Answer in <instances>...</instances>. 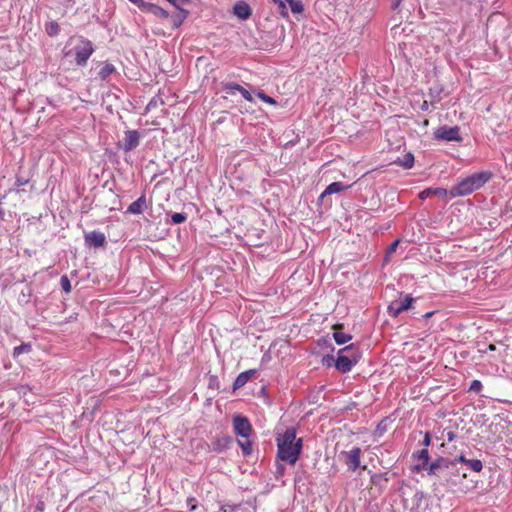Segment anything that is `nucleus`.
Returning a JSON list of instances; mask_svg holds the SVG:
<instances>
[{
  "mask_svg": "<svg viewBox=\"0 0 512 512\" xmlns=\"http://www.w3.org/2000/svg\"><path fill=\"white\" fill-rule=\"evenodd\" d=\"M427 475L435 478L432 484L434 491H441L440 488H443L453 493H465L469 490V487L464 485L466 470L464 467L456 466L455 462H450L449 458L437 457L429 465Z\"/></svg>",
  "mask_w": 512,
  "mask_h": 512,
  "instance_id": "1",
  "label": "nucleus"
},
{
  "mask_svg": "<svg viewBox=\"0 0 512 512\" xmlns=\"http://www.w3.org/2000/svg\"><path fill=\"white\" fill-rule=\"evenodd\" d=\"M276 444L277 460L288 462L291 465L298 461L303 449V439L296 437L294 427H289L283 433L278 434Z\"/></svg>",
  "mask_w": 512,
  "mask_h": 512,
  "instance_id": "2",
  "label": "nucleus"
},
{
  "mask_svg": "<svg viewBox=\"0 0 512 512\" xmlns=\"http://www.w3.org/2000/svg\"><path fill=\"white\" fill-rule=\"evenodd\" d=\"M493 177L491 171H479L459 180L451 189L452 197H463L482 188Z\"/></svg>",
  "mask_w": 512,
  "mask_h": 512,
  "instance_id": "3",
  "label": "nucleus"
},
{
  "mask_svg": "<svg viewBox=\"0 0 512 512\" xmlns=\"http://www.w3.org/2000/svg\"><path fill=\"white\" fill-rule=\"evenodd\" d=\"M361 351L354 344H350L338 351L335 368L341 373H348L361 359Z\"/></svg>",
  "mask_w": 512,
  "mask_h": 512,
  "instance_id": "4",
  "label": "nucleus"
},
{
  "mask_svg": "<svg viewBox=\"0 0 512 512\" xmlns=\"http://www.w3.org/2000/svg\"><path fill=\"white\" fill-rule=\"evenodd\" d=\"M95 48L89 39L81 36L78 39L77 44L70 50H64V56L74 57L75 64L79 67H84L87 65V62L91 55L94 53Z\"/></svg>",
  "mask_w": 512,
  "mask_h": 512,
  "instance_id": "5",
  "label": "nucleus"
},
{
  "mask_svg": "<svg viewBox=\"0 0 512 512\" xmlns=\"http://www.w3.org/2000/svg\"><path fill=\"white\" fill-rule=\"evenodd\" d=\"M416 301L415 298H413L409 294H403L400 293L399 299L393 300L387 307V313L389 316L396 318L404 311H407L409 309L413 308V303Z\"/></svg>",
  "mask_w": 512,
  "mask_h": 512,
  "instance_id": "6",
  "label": "nucleus"
},
{
  "mask_svg": "<svg viewBox=\"0 0 512 512\" xmlns=\"http://www.w3.org/2000/svg\"><path fill=\"white\" fill-rule=\"evenodd\" d=\"M132 4L136 5L137 8L144 13H150L158 18L167 19L169 12L164 8L156 5L155 3L144 1V0H129Z\"/></svg>",
  "mask_w": 512,
  "mask_h": 512,
  "instance_id": "7",
  "label": "nucleus"
},
{
  "mask_svg": "<svg viewBox=\"0 0 512 512\" xmlns=\"http://www.w3.org/2000/svg\"><path fill=\"white\" fill-rule=\"evenodd\" d=\"M434 138L442 141H462V137L460 136V128L458 126H447L443 125L437 128L434 132Z\"/></svg>",
  "mask_w": 512,
  "mask_h": 512,
  "instance_id": "8",
  "label": "nucleus"
},
{
  "mask_svg": "<svg viewBox=\"0 0 512 512\" xmlns=\"http://www.w3.org/2000/svg\"><path fill=\"white\" fill-rule=\"evenodd\" d=\"M362 451L359 447H353L349 451H342L340 457L347 466L348 471L355 472L360 467Z\"/></svg>",
  "mask_w": 512,
  "mask_h": 512,
  "instance_id": "9",
  "label": "nucleus"
},
{
  "mask_svg": "<svg viewBox=\"0 0 512 512\" xmlns=\"http://www.w3.org/2000/svg\"><path fill=\"white\" fill-rule=\"evenodd\" d=\"M141 135L138 130H127L124 138L118 143V147L125 152H130L139 146Z\"/></svg>",
  "mask_w": 512,
  "mask_h": 512,
  "instance_id": "10",
  "label": "nucleus"
},
{
  "mask_svg": "<svg viewBox=\"0 0 512 512\" xmlns=\"http://www.w3.org/2000/svg\"><path fill=\"white\" fill-rule=\"evenodd\" d=\"M233 427L237 435L248 438L252 432V426L248 418L242 415H236L233 418Z\"/></svg>",
  "mask_w": 512,
  "mask_h": 512,
  "instance_id": "11",
  "label": "nucleus"
},
{
  "mask_svg": "<svg viewBox=\"0 0 512 512\" xmlns=\"http://www.w3.org/2000/svg\"><path fill=\"white\" fill-rule=\"evenodd\" d=\"M232 442L233 438L229 435H217L208 445L209 451L214 453H222L230 447Z\"/></svg>",
  "mask_w": 512,
  "mask_h": 512,
  "instance_id": "12",
  "label": "nucleus"
},
{
  "mask_svg": "<svg viewBox=\"0 0 512 512\" xmlns=\"http://www.w3.org/2000/svg\"><path fill=\"white\" fill-rule=\"evenodd\" d=\"M85 245L89 248H100L106 243V236L99 230H94L84 235Z\"/></svg>",
  "mask_w": 512,
  "mask_h": 512,
  "instance_id": "13",
  "label": "nucleus"
},
{
  "mask_svg": "<svg viewBox=\"0 0 512 512\" xmlns=\"http://www.w3.org/2000/svg\"><path fill=\"white\" fill-rule=\"evenodd\" d=\"M370 473V482L372 485H374L379 494H382L387 489V484L390 480V474L389 472H382V473Z\"/></svg>",
  "mask_w": 512,
  "mask_h": 512,
  "instance_id": "14",
  "label": "nucleus"
},
{
  "mask_svg": "<svg viewBox=\"0 0 512 512\" xmlns=\"http://www.w3.org/2000/svg\"><path fill=\"white\" fill-rule=\"evenodd\" d=\"M413 458L418 460L419 463L414 466L413 471L414 472H420L425 470L427 472V469L431 463H429L430 456L427 448H423L417 452L413 453Z\"/></svg>",
  "mask_w": 512,
  "mask_h": 512,
  "instance_id": "15",
  "label": "nucleus"
},
{
  "mask_svg": "<svg viewBox=\"0 0 512 512\" xmlns=\"http://www.w3.org/2000/svg\"><path fill=\"white\" fill-rule=\"evenodd\" d=\"M147 200L146 195L142 194L136 201L132 202L127 210L126 213H130L133 215H139L144 212L145 209H147Z\"/></svg>",
  "mask_w": 512,
  "mask_h": 512,
  "instance_id": "16",
  "label": "nucleus"
},
{
  "mask_svg": "<svg viewBox=\"0 0 512 512\" xmlns=\"http://www.w3.org/2000/svg\"><path fill=\"white\" fill-rule=\"evenodd\" d=\"M233 13L241 20H247L251 14L252 10L248 3L245 1H238L233 7Z\"/></svg>",
  "mask_w": 512,
  "mask_h": 512,
  "instance_id": "17",
  "label": "nucleus"
},
{
  "mask_svg": "<svg viewBox=\"0 0 512 512\" xmlns=\"http://www.w3.org/2000/svg\"><path fill=\"white\" fill-rule=\"evenodd\" d=\"M257 374L256 369H249L244 372H241L235 379L233 383V389L237 390L243 387L252 377Z\"/></svg>",
  "mask_w": 512,
  "mask_h": 512,
  "instance_id": "18",
  "label": "nucleus"
},
{
  "mask_svg": "<svg viewBox=\"0 0 512 512\" xmlns=\"http://www.w3.org/2000/svg\"><path fill=\"white\" fill-rule=\"evenodd\" d=\"M350 187H351V185H346V184H344L342 182H332L322 192V194L320 195L319 199L322 200L327 195H331V194H335V193H339V192L345 191V190L349 189Z\"/></svg>",
  "mask_w": 512,
  "mask_h": 512,
  "instance_id": "19",
  "label": "nucleus"
},
{
  "mask_svg": "<svg viewBox=\"0 0 512 512\" xmlns=\"http://www.w3.org/2000/svg\"><path fill=\"white\" fill-rule=\"evenodd\" d=\"M447 195V190L445 188H442V187H436V188H433V187H429V188H426L424 189L423 191H421L419 193V198L422 199V200H425L431 196H440V197H445Z\"/></svg>",
  "mask_w": 512,
  "mask_h": 512,
  "instance_id": "20",
  "label": "nucleus"
},
{
  "mask_svg": "<svg viewBox=\"0 0 512 512\" xmlns=\"http://www.w3.org/2000/svg\"><path fill=\"white\" fill-rule=\"evenodd\" d=\"M188 15H189L188 10H186L184 8L178 9V13L171 17L172 27L174 29L179 28L184 23V21L187 19Z\"/></svg>",
  "mask_w": 512,
  "mask_h": 512,
  "instance_id": "21",
  "label": "nucleus"
},
{
  "mask_svg": "<svg viewBox=\"0 0 512 512\" xmlns=\"http://www.w3.org/2000/svg\"><path fill=\"white\" fill-rule=\"evenodd\" d=\"M394 163L403 167L404 169H410L414 165V155L408 152L404 154L402 158L395 160Z\"/></svg>",
  "mask_w": 512,
  "mask_h": 512,
  "instance_id": "22",
  "label": "nucleus"
},
{
  "mask_svg": "<svg viewBox=\"0 0 512 512\" xmlns=\"http://www.w3.org/2000/svg\"><path fill=\"white\" fill-rule=\"evenodd\" d=\"M116 72V68L112 63L105 62L98 71V76L101 80H106L110 75Z\"/></svg>",
  "mask_w": 512,
  "mask_h": 512,
  "instance_id": "23",
  "label": "nucleus"
},
{
  "mask_svg": "<svg viewBox=\"0 0 512 512\" xmlns=\"http://www.w3.org/2000/svg\"><path fill=\"white\" fill-rule=\"evenodd\" d=\"M425 498V494L423 491H416V493L412 497L413 506L411 508V512H419V508L421 506L422 501Z\"/></svg>",
  "mask_w": 512,
  "mask_h": 512,
  "instance_id": "24",
  "label": "nucleus"
},
{
  "mask_svg": "<svg viewBox=\"0 0 512 512\" xmlns=\"http://www.w3.org/2000/svg\"><path fill=\"white\" fill-rule=\"evenodd\" d=\"M45 32L50 37H55L60 32V26L56 21H49L45 24Z\"/></svg>",
  "mask_w": 512,
  "mask_h": 512,
  "instance_id": "25",
  "label": "nucleus"
},
{
  "mask_svg": "<svg viewBox=\"0 0 512 512\" xmlns=\"http://www.w3.org/2000/svg\"><path fill=\"white\" fill-rule=\"evenodd\" d=\"M333 338L338 345H343L352 339V335L335 331L333 333Z\"/></svg>",
  "mask_w": 512,
  "mask_h": 512,
  "instance_id": "26",
  "label": "nucleus"
},
{
  "mask_svg": "<svg viewBox=\"0 0 512 512\" xmlns=\"http://www.w3.org/2000/svg\"><path fill=\"white\" fill-rule=\"evenodd\" d=\"M465 470L470 469L473 472H480L483 469V464L479 459H468Z\"/></svg>",
  "mask_w": 512,
  "mask_h": 512,
  "instance_id": "27",
  "label": "nucleus"
},
{
  "mask_svg": "<svg viewBox=\"0 0 512 512\" xmlns=\"http://www.w3.org/2000/svg\"><path fill=\"white\" fill-rule=\"evenodd\" d=\"M31 349H32V346L30 343H22L19 346L14 347L12 356L14 358H16L23 353H29L31 351Z\"/></svg>",
  "mask_w": 512,
  "mask_h": 512,
  "instance_id": "28",
  "label": "nucleus"
},
{
  "mask_svg": "<svg viewBox=\"0 0 512 512\" xmlns=\"http://www.w3.org/2000/svg\"><path fill=\"white\" fill-rule=\"evenodd\" d=\"M171 220H170V224H173V225H177V224H181V223H184L186 220H187V214L184 213V212H174V213H171Z\"/></svg>",
  "mask_w": 512,
  "mask_h": 512,
  "instance_id": "29",
  "label": "nucleus"
},
{
  "mask_svg": "<svg viewBox=\"0 0 512 512\" xmlns=\"http://www.w3.org/2000/svg\"><path fill=\"white\" fill-rule=\"evenodd\" d=\"M242 86L238 83H235V82H226V83H223V90L227 93V94H233L234 91H238L239 92V89L241 88Z\"/></svg>",
  "mask_w": 512,
  "mask_h": 512,
  "instance_id": "30",
  "label": "nucleus"
},
{
  "mask_svg": "<svg viewBox=\"0 0 512 512\" xmlns=\"http://www.w3.org/2000/svg\"><path fill=\"white\" fill-rule=\"evenodd\" d=\"M289 6H290L292 13H294V14H300L304 11V6H303L302 2L299 0L291 1Z\"/></svg>",
  "mask_w": 512,
  "mask_h": 512,
  "instance_id": "31",
  "label": "nucleus"
},
{
  "mask_svg": "<svg viewBox=\"0 0 512 512\" xmlns=\"http://www.w3.org/2000/svg\"><path fill=\"white\" fill-rule=\"evenodd\" d=\"M60 285H61V288L65 291V293L68 294L71 292V290H72L71 282L67 275L61 276Z\"/></svg>",
  "mask_w": 512,
  "mask_h": 512,
  "instance_id": "32",
  "label": "nucleus"
},
{
  "mask_svg": "<svg viewBox=\"0 0 512 512\" xmlns=\"http://www.w3.org/2000/svg\"><path fill=\"white\" fill-rule=\"evenodd\" d=\"M163 104H164V101L162 100V98L155 96L147 104L146 111H150V110L156 108L158 105H163Z\"/></svg>",
  "mask_w": 512,
  "mask_h": 512,
  "instance_id": "33",
  "label": "nucleus"
},
{
  "mask_svg": "<svg viewBox=\"0 0 512 512\" xmlns=\"http://www.w3.org/2000/svg\"><path fill=\"white\" fill-rule=\"evenodd\" d=\"M238 444L240 445L242 452L245 456H248L252 453V444L249 440H246L244 442L238 441Z\"/></svg>",
  "mask_w": 512,
  "mask_h": 512,
  "instance_id": "34",
  "label": "nucleus"
},
{
  "mask_svg": "<svg viewBox=\"0 0 512 512\" xmlns=\"http://www.w3.org/2000/svg\"><path fill=\"white\" fill-rule=\"evenodd\" d=\"M257 96L265 103H268V104H271V105H276L277 104V101L272 98L271 96L267 95L265 92L263 91H259L257 93Z\"/></svg>",
  "mask_w": 512,
  "mask_h": 512,
  "instance_id": "35",
  "label": "nucleus"
},
{
  "mask_svg": "<svg viewBox=\"0 0 512 512\" xmlns=\"http://www.w3.org/2000/svg\"><path fill=\"white\" fill-rule=\"evenodd\" d=\"M482 388H483V385L480 380H473L470 383L469 392H474V393L478 394L481 392Z\"/></svg>",
  "mask_w": 512,
  "mask_h": 512,
  "instance_id": "36",
  "label": "nucleus"
},
{
  "mask_svg": "<svg viewBox=\"0 0 512 512\" xmlns=\"http://www.w3.org/2000/svg\"><path fill=\"white\" fill-rule=\"evenodd\" d=\"M239 504H221L220 512H236L239 509Z\"/></svg>",
  "mask_w": 512,
  "mask_h": 512,
  "instance_id": "37",
  "label": "nucleus"
},
{
  "mask_svg": "<svg viewBox=\"0 0 512 512\" xmlns=\"http://www.w3.org/2000/svg\"><path fill=\"white\" fill-rule=\"evenodd\" d=\"M286 468L283 464L277 463L276 464V471H275V478L279 479L285 475Z\"/></svg>",
  "mask_w": 512,
  "mask_h": 512,
  "instance_id": "38",
  "label": "nucleus"
},
{
  "mask_svg": "<svg viewBox=\"0 0 512 512\" xmlns=\"http://www.w3.org/2000/svg\"><path fill=\"white\" fill-rule=\"evenodd\" d=\"M335 358L332 355H325L322 358V364L327 367H331L332 365L335 366Z\"/></svg>",
  "mask_w": 512,
  "mask_h": 512,
  "instance_id": "39",
  "label": "nucleus"
},
{
  "mask_svg": "<svg viewBox=\"0 0 512 512\" xmlns=\"http://www.w3.org/2000/svg\"><path fill=\"white\" fill-rule=\"evenodd\" d=\"M274 3L278 4L279 8L281 9V15L283 17H288V12H287V9H286V5H285V2L282 1V0H273Z\"/></svg>",
  "mask_w": 512,
  "mask_h": 512,
  "instance_id": "40",
  "label": "nucleus"
},
{
  "mask_svg": "<svg viewBox=\"0 0 512 512\" xmlns=\"http://www.w3.org/2000/svg\"><path fill=\"white\" fill-rule=\"evenodd\" d=\"M467 461L468 459L463 454L459 455L458 457H455L454 459H450V462H455L456 466H458V464L465 466Z\"/></svg>",
  "mask_w": 512,
  "mask_h": 512,
  "instance_id": "41",
  "label": "nucleus"
},
{
  "mask_svg": "<svg viewBox=\"0 0 512 512\" xmlns=\"http://www.w3.org/2000/svg\"><path fill=\"white\" fill-rule=\"evenodd\" d=\"M167 2H169L171 5H173L174 7H176L177 9H182L183 5L188 3L190 0H166Z\"/></svg>",
  "mask_w": 512,
  "mask_h": 512,
  "instance_id": "42",
  "label": "nucleus"
},
{
  "mask_svg": "<svg viewBox=\"0 0 512 512\" xmlns=\"http://www.w3.org/2000/svg\"><path fill=\"white\" fill-rule=\"evenodd\" d=\"M187 507L189 511H195L197 509V500L194 497H190L187 499Z\"/></svg>",
  "mask_w": 512,
  "mask_h": 512,
  "instance_id": "43",
  "label": "nucleus"
},
{
  "mask_svg": "<svg viewBox=\"0 0 512 512\" xmlns=\"http://www.w3.org/2000/svg\"><path fill=\"white\" fill-rule=\"evenodd\" d=\"M239 93L242 95V97H243L245 100H247V101H249V102H252V101H253V97H252L251 93H250L247 89H245L244 87H241V88L239 89Z\"/></svg>",
  "mask_w": 512,
  "mask_h": 512,
  "instance_id": "44",
  "label": "nucleus"
},
{
  "mask_svg": "<svg viewBox=\"0 0 512 512\" xmlns=\"http://www.w3.org/2000/svg\"><path fill=\"white\" fill-rule=\"evenodd\" d=\"M398 244H399V240L398 239L395 240L394 242H392L390 244V246L388 247V249H387V255H390V254L394 253L396 251V248H397Z\"/></svg>",
  "mask_w": 512,
  "mask_h": 512,
  "instance_id": "45",
  "label": "nucleus"
},
{
  "mask_svg": "<svg viewBox=\"0 0 512 512\" xmlns=\"http://www.w3.org/2000/svg\"><path fill=\"white\" fill-rule=\"evenodd\" d=\"M431 444V433L426 432L424 435V439L422 441V445L427 448Z\"/></svg>",
  "mask_w": 512,
  "mask_h": 512,
  "instance_id": "46",
  "label": "nucleus"
},
{
  "mask_svg": "<svg viewBox=\"0 0 512 512\" xmlns=\"http://www.w3.org/2000/svg\"><path fill=\"white\" fill-rule=\"evenodd\" d=\"M456 437H457V434L455 432H453V431L447 432V440L449 442L454 441Z\"/></svg>",
  "mask_w": 512,
  "mask_h": 512,
  "instance_id": "47",
  "label": "nucleus"
},
{
  "mask_svg": "<svg viewBox=\"0 0 512 512\" xmlns=\"http://www.w3.org/2000/svg\"><path fill=\"white\" fill-rule=\"evenodd\" d=\"M401 2L402 0H391V8L396 10L400 6Z\"/></svg>",
  "mask_w": 512,
  "mask_h": 512,
  "instance_id": "48",
  "label": "nucleus"
},
{
  "mask_svg": "<svg viewBox=\"0 0 512 512\" xmlns=\"http://www.w3.org/2000/svg\"><path fill=\"white\" fill-rule=\"evenodd\" d=\"M26 183H27V180H26V179L21 178V177H17V179H16V185H17L18 187L23 186V185H25Z\"/></svg>",
  "mask_w": 512,
  "mask_h": 512,
  "instance_id": "49",
  "label": "nucleus"
},
{
  "mask_svg": "<svg viewBox=\"0 0 512 512\" xmlns=\"http://www.w3.org/2000/svg\"><path fill=\"white\" fill-rule=\"evenodd\" d=\"M36 509L38 511L42 512L44 510V504L43 503L38 504Z\"/></svg>",
  "mask_w": 512,
  "mask_h": 512,
  "instance_id": "50",
  "label": "nucleus"
},
{
  "mask_svg": "<svg viewBox=\"0 0 512 512\" xmlns=\"http://www.w3.org/2000/svg\"><path fill=\"white\" fill-rule=\"evenodd\" d=\"M421 109H422V110H428V103H427V101H424V102H423V104H422V106H421Z\"/></svg>",
  "mask_w": 512,
  "mask_h": 512,
  "instance_id": "51",
  "label": "nucleus"
},
{
  "mask_svg": "<svg viewBox=\"0 0 512 512\" xmlns=\"http://www.w3.org/2000/svg\"><path fill=\"white\" fill-rule=\"evenodd\" d=\"M433 314H434V311L427 312L426 314H424V318H430Z\"/></svg>",
  "mask_w": 512,
  "mask_h": 512,
  "instance_id": "52",
  "label": "nucleus"
}]
</instances>
